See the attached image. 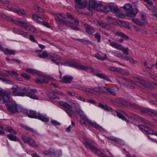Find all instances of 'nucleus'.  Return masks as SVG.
I'll return each mask as SVG.
<instances>
[{"label":"nucleus","instance_id":"1","mask_svg":"<svg viewBox=\"0 0 157 157\" xmlns=\"http://www.w3.org/2000/svg\"><path fill=\"white\" fill-rule=\"evenodd\" d=\"M57 18H56V21L61 23L65 24L70 27L74 30H80L78 28L79 25V21L78 19L74 18L73 16L69 13H67V17L63 14L59 13H56Z\"/></svg>","mask_w":157,"mask_h":157},{"label":"nucleus","instance_id":"2","mask_svg":"<svg viewBox=\"0 0 157 157\" xmlns=\"http://www.w3.org/2000/svg\"><path fill=\"white\" fill-rule=\"evenodd\" d=\"M12 92L15 96H25L26 95L33 99H38L33 93L37 92V90L35 89L28 90L25 87H19L17 85L14 86L12 88Z\"/></svg>","mask_w":157,"mask_h":157},{"label":"nucleus","instance_id":"3","mask_svg":"<svg viewBox=\"0 0 157 157\" xmlns=\"http://www.w3.org/2000/svg\"><path fill=\"white\" fill-rule=\"evenodd\" d=\"M68 103L63 101H60L59 102V103L60 105L63 107V109L65 111L68 116L71 117L74 113L71 108L75 107L77 104L74 101L70 99H68Z\"/></svg>","mask_w":157,"mask_h":157},{"label":"nucleus","instance_id":"4","mask_svg":"<svg viewBox=\"0 0 157 157\" xmlns=\"http://www.w3.org/2000/svg\"><path fill=\"white\" fill-rule=\"evenodd\" d=\"M121 81L124 84H126L127 82H129L133 83L136 85L139 86L140 83H141L143 86L146 87H149L151 85L150 83H148L145 81L140 79L136 77L134 78V79L136 80L135 81H133L130 79L123 78H121Z\"/></svg>","mask_w":157,"mask_h":157},{"label":"nucleus","instance_id":"5","mask_svg":"<svg viewBox=\"0 0 157 157\" xmlns=\"http://www.w3.org/2000/svg\"><path fill=\"white\" fill-rule=\"evenodd\" d=\"M28 116L30 118L38 119L43 121L48 122V119L45 115H42L39 113H36L35 111L29 110L28 113Z\"/></svg>","mask_w":157,"mask_h":157},{"label":"nucleus","instance_id":"6","mask_svg":"<svg viewBox=\"0 0 157 157\" xmlns=\"http://www.w3.org/2000/svg\"><path fill=\"white\" fill-rule=\"evenodd\" d=\"M81 117L82 119L80 120V123L81 124H88L94 127L96 129L100 130H103V129L96 123L92 122L87 118L85 114H84L81 116Z\"/></svg>","mask_w":157,"mask_h":157},{"label":"nucleus","instance_id":"7","mask_svg":"<svg viewBox=\"0 0 157 157\" xmlns=\"http://www.w3.org/2000/svg\"><path fill=\"white\" fill-rule=\"evenodd\" d=\"M67 65L69 66L78 69H81L84 71L90 70L92 72L94 71V69L91 67L84 66L79 64L75 62H69L67 63Z\"/></svg>","mask_w":157,"mask_h":157},{"label":"nucleus","instance_id":"8","mask_svg":"<svg viewBox=\"0 0 157 157\" xmlns=\"http://www.w3.org/2000/svg\"><path fill=\"white\" fill-rule=\"evenodd\" d=\"M76 3L75 5V7L77 9H82L86 8L87 5V1H82L81 0H74Z\"/></svg>","mask_w":157,"mask_h":157},{"label":"nucleus","instance_id":"9","mask_svg":"<svg viewBox=\"0 0 157 157\" xmlns=\"http://www.w3.org/2000/svg\"><path fill=\"white\" fill-rule=\"evenodd\" d=\"M123 113L124 115L126 116L128 118L132 120H135L137 118L140 120H141L142 121V123H144L148 125H150L151 124V123L149 121L145 119L144 118H142L141 117H140L138 116V115L133 114V116L134 117H130L128 116L124 112H123Z\"/></svg>","mask_w":157,"mask_h":157},{"label":"nucleus","instance_id":"10","mask_svg":"<svg viewBox=\"0 0 157 157\" xmlns=\"http://www.w3.org/2000/svg\"><path fill=\"white\" fill-rule=\"evenodd\" d=\"M138 127L141 131H144L148 134L154 135L157 136V132L156 131L151 129L148 127L145 126L142 124L138 125Z\"/></svg>","mask_w":157,"mask_h":157},{"label":"nucleus","instance_id":"11","mask_svg":"<svg viewBox=\"0 0 157 157\" xmlns=\"http://www.w3.org/2000/svg\"><path fill=\"white\" fill-rule=\"evenodd\" d=\"M1 96V100L2 101V102H0V103H3L5 102H9L10 101V94L9 92L6 91L2 92Z\"/></svg>","mask_w":157,"mask_h":157},{"label":"nucleus","instance_id":"12","mask_svg":"<svg viewBox=\"0 0 157 157\" xmlns=\"http://www.w3.org/2000/svg\"><path fill=\"white\" fill-rule=\"evenodd\" d=\"M144 0L147 3L146 6L148 9L155 13L153 14L152 15L157 18V9H155L153 6L152 2L149 0Z\"/></svg>","mask_w":157,"mask_h":157},{"label":"nucleus","instance_id":"13","mask_svg":"<svg viewBox=\"0 0 157 157\" xmlns=\"http://www.w3.org/2000/svg\"><path fill=\"white\" fill-rule=\"evenodd\" d=\"M43 153L45 155L59 156L61 154V151L60 150H54L50 148L48 150L44 151Z\"/></svg>","mask_w":157,"mask_h":157},{"label":"nucleus","instance_id":"14","mask_svg":"<svg viewBox=\"0 0 157 157\" xmlns=\"http://www.w3.org/2000/svg\"><path fill=\"white\" fill-rule=\"evenodd\" d=\"M101 4H98L94 0H90L89 1V7L90 10L91 11L93 9L98 11Z\"/></svg>","mask_w":157,"mask_h":157},{"label":"nucleus","instance_id":"15","mask_svg":"<svg viewBox=\"0 0 157 157\" xmlns=\"http://www.w3.org/2000/svg\"><path fill=\"white\" fill-rule=\"evenodd\" d=\"M7 107L8 110L13 113H15L18 111L17 106L14 101H12L10 105H7Z\"/></svg>","mask_w":157,"mask_h":157},{"label":"nucleus","instance_id":"16","mask_svg":"<svg viewBox=\"0 0 157 157\" xmlns=\"http://www.w3.org/2000/svg\"><path fill=\"white\" fill-rule=\"evenodd\" d=\"M21 138L22 140L25 143H28L29 144L33 146H37V145L34 141L31 138L24 136H22Z\"/></svg>","mask_w":157,"mask_h":157},{"label":"nucleus","instance_id":"17","mask_svg":"<svg viewBox=\"0 0 157 157\" xmlns=\"http://www.w3.org/2000/svg\"><path fill=\"white\" fill-rule=\"evenodd\" d=\"M110 11L112 13H116V16L118 17L122 18V15L121 13H119L120 12V10L117 7L111 5Z\"/></svg>","mask_w":157,"mask_h":157},{"label":"nucleus","instance_id":"18","mask_svg":"<svg viewBox=\"0 0 157 157\" xmlns=\"http://www.w3.org/2000/svg\"><path fill=\"white\" fill-rule=\"evenodd\" d=\"M49 79V77L42 76L40 79H36L35 82L37 83H47Z\"/></svg>","mask_w":157,"mask_h":157},{"label":"nucleus","instance_id":"19","mask_svg":"<svg viewBox=\"0 0 157 157\" xmlns=\"http://www.w3.org/2000/svg\"><path fill=\"white\" fill-rule=\"evenodd\" d=\"M50 59L52 62L57 64H58L59 63L56 61L60 60L61 59V57L59 55L51 53L50 55Z\"/></svg>","mask_w":157,"mask_h":157},{"label":"nucleus","instance_id":"20","mask_svg":"<svg viewBox=\"0 0 157 157\" xmlns=\"http://www.w3.org/2000/svg\"><path fill=\"white\" fill-rule=\"evenodd\" d=\"M111 5H109L104 6L101 4L99 8L98 9V11H103L105 12H108L110 11Z\"/></svg>","mask_w":157,"mask_h":157},{"label":"nucleus","instance_id":"21","mask_svg":"<svg viewBox=\"0 0 157 157\" xmlns=\"http://www.w3.org/2000/svg\"><path fill=\"white\" fill-rule=\"evenodd\" d=\"M138 12L137 9L136 8L132 9L127 12L126 15L128 17H133L136 16Z\"/></svg>","mask_w":157,"mask_h":157},{"label":"nucleus","instance_id":"22","mask_svg":"<svg viewBox=\"0 0 157 157\" xmlns=\"http://www.w3.org/2000/svg\"><path fill=\"white\" fill-rule=\"evenodd\" d=\"M13 23L15 24L18 25L20 26L24 27L26 29H27V28L29 27V25L25 22L14 20Z\"/></svg>","mask_w":157,"mask_h":157},{"label":"nucleus","instance_id":"23","mask_svg":"<svg viewBox=\"0 0 157 157\" xmlns=\"http://www.w3.org/2000/svg\"><path fill=\"white\" fill-rule=\"evenodd\" d=\"M73 78V77L70 75H66L64 76L62 80V82L64 83H70Z\"/></svg>","mask_w":157,"mask_h":157},{"label":"nucleus","instance_id":"24","mask_svg":"<svg viewBox=\"0 0 157 157\" xmlns=\"http://www.w3.org/2000/svg\"><path fill=\"white\" fill-rule=\"evenodd\" d=\"M85 27L86 32L89 34H92L95 32V29L89 25H85Z\"/></svg>","mask_w":157,"mask_h":157},{"label":"nucleus","instance_id":"25","mask_svg":"<svg viewBox=\"0 0 157 157\" xmlns=\"http://www.w3.org/2000/svg\"><path fill=\"white\" fill-rule=\"evenodd\" d=\"M110 45L113 47L120 50L122 48V46L120 44L115 42H112L110 43Z\"/></svg>","mask_w":157,"mask_h":157},{"label":"nucleus","instance_id":"26","mask_svg":"<svg viewBox=\"0 0 157 157\" xmlns=\"http://www.w3.org/2000/svg\"><path fill=\"white\" fill-rule=\"evenodd\" d=\"M50 53H48L46 52H43L42 53H39L38 54V56L40 58L45 59L46 58H48V59H50Z\"/></svg>","mask_w":157,"mask_h":157},{"label":"nucleus","instance_id":"27","mask_svg":"<svg viewBox=\"0 0 157 157\" xmlns=\"http://www.w3.org/2000/svg\"><path fill=\"white\" fill-rule=\"evenodd\" d=\"M97 76L100 78L104 79L109 81H110V80L108 76L105 74L102 73H98L97 74Z\"/></svg>","mask_w":157,"mask_h":157},{"label":"nucleus","instance_id":"28","mask_svg":"<svg viewBox=\"0 0 157 157\" xmlns=\"http://www.w3.org/2000/svg\"><path fill=\"white\" fill-rule=\"evenodd\" d=\"M107 94L109 93L114 96H115L116 95V93L115 92L114 89L112 87H107Z\"/></svg>","mask_w":157,"mask_h":157},{"label":"nucleus","instance_id":"29","mask_svg":"<svg viewBox=\"0 0 157 157\" xmlns=\"http://www.w3.org/2000/svg\"><path fill=\"white\" fill-rule=\"evenodd\" d=\"M3 52L6 55H14L15 52L14 50H9L8 49H4Z\"/></svg>","mask_w":157,"mask_h":157},{"label":"nucleus","instance_id":"30","mask_svg":"<svg viewBox=\"0 0 157 157\" xmlns=\"http://www.w3.org/2000/svg\"><path fill=\"white\" fill-rule=\"evenodd\" d=\"M117 72L121 74L125 75H128L129 74L128 71L122 68H118Z\"/></svg>","mask_w":157,"mask_h":157},{"label":"nucleus","instance_id":"31","mask_svg":"<svg viewBox=\"0 0 157 157\" xmlns=\"http://www.w3.org/2000/svg\"><path fill=\"white\" fill-rule=\"evenodd\" d=\"M115 34L125 39H128V36L122 32L117 31L116 33Z\"/></svg>","mask_w":157,"mask_h":157},{"label":"nucleus","instance_id":"32","mask_svg":"<svg viewBox=\"0 0 157 157\" xmlns=\"http://www.w3.org/2000/svg\"><path fill=\"white\" fill-rule=\"evenodd\" d=\"M89 93H90L93 94L99 93V87L90 88Z\"/></svg>","mask_w":157,"mask_h":157},{"label":"nucleus","instance_id":"33","mask_svg":"<svg viewBox=\"0 0 157 157\" xmlns=\"http://www.w3.org/2000/svg\"><path fill=\"white\" fill-rule=\"evenodd\" d=\"M95 56L96 58L99 60H104L107 59V55L106 54L105 55V56L104 57H101L99 54L98 53H96L95 54Z\"/></svg>","mask_w":157,"mask_h":157},{"label":"nucleus","instance_id":"34","mask_svg":"<svg viewBox=\"0 0 157 157\" xmlns=\"http://www.w3.org/2000/svg\"><path fill=\"white\" fill-rule=\"evenodd\" d=\"M3 18L5 20L8 21H11L13 23L14 20L11 17H9L5 14L4 13L3 14L2 16Z\"/></svg>","mask_w":157,"mask_h":157},{"label":"nucleus","instance_id":"35","mask_svg":"<svg viewBox=\"0 0 157 157\" xmlns=\"http://www.w3.org/2000/svg\"><path fill=\"white\" fill-rule=\"evenodd\" d=\"M7 137L9 140L12 141H17L18 140V138L17 136L11 134L8 135Z\"/></svg>","mask_w":157,"mask_h":157},{"label":"nucleus","instance_id":"36","mask_svg":"<svg viewBox=\"0 0 157 157\" xmlns=\"http://www.w3.org/2000/svg\"><path fill=\"white\" fill-rule=\"evenodd\" d=\"M6 131L11 133V134L15 135L17 134V132L13 129L10 127H8L6 128Z\"/></svg>","mask_w":157,"mask_h":157},{"label":"nucleus","instance_id":"37","mask_svg":"<svg viewBox=\"0 0 157 157\" xmlns=\"http://www.w3.org/2000/svg\"><path fill=\"white\" fill-rule=\"evenodd\" d=\"M123 8L128 11L132 9V6L129 3H127L125 4Z\"/></svg>","mask_w":157,"mask_h":157},{"label":"nucleus","instance_id":"38","mask_svg":"<svg viewBox=\"0 0 157 157\" xmlns=\"http://www.w3.org/2000/svg\"><path fill=\"white\" fill-rule=\"evenodd\" d=\"M106 137L109 140H111L114 143H117L118 142L119 140L118 139L112 136H106Z\"/></svg>","mask_w":157,"mask_h":157},{"label":"nucleus","instance_id":"39","mask_svg":"<svg viewBox=\"0 0 157 157\" xmlns=\"http://www.w3.org/2000/svg\"><path fill=\"white\" fill-rule=\"evenodd\" d=\"M99 93L100 92L104 94H107V87L105 86H103L101 87H99Z\"/></svg>","mask_w":157,"mask_h":157},{"label":"nucleus","instance_id":"40","mask_svg":"<svg viewBox=\"0 0 157 157\" xmlns=\"http://www.w3.org/2000/svg\"><path fill=\"white\" fill-rule=\"evenodd\" d=\"M27 30L31 31L32 33H37V30L36 28L33 26H29L27 28V29H26Z\"/></svg>","mask_w":157,"mask_h":157},{"label":"nucleus","instance_id":"41","mask_svg":"<svg viewBox=\"0 0 157 157\" xmlns=\"http://www.w3.org/2000/svg\"><path fill=\"white\" fill-rule=\"evenodd\" d=\"M14 11L15 12L17 13L20 15H22L26 13L25 11L22 9L19 10H14Z\"/></svg>","mask_w":157,"mask_h":157},{"label":"nucleus","instance_id":"42","mask_svg":"<svg viewBox=\"0 0 157 157\" xmlns=\"http://www.w3.org/2000/svg\"><path fill=\"white\" fill-rule=\"evenodd\" d=\"M141 111L143 113H147L150 114L151 112L148 109L146 108H140Z\"/></svg>","mask_w":157,"mask_h":157},{"label":"nucleus","instance_id":"43","mask_svg":"<svg viewBox=\"0 0 157 157\" xmlns=\"http://www.w3.org/2000/svg\"><path fill=\"white\" fill-rule=\"evenodd\" d=\"M129 103L123 99H122L120 101V103L121 104L122 106L124 107L128 106Z\"/></svg>","mask_w":157,"mask_h":157},{"label":"nucleus","instance_id":"44","mask_svg":"<svg viewBox=\"0 0 157 157\" xmlns=\"http://www.w3.org/2000/svg\"><path fill=\"white\" fill-rule=\"evenodd\" d=\"M75 109L76 113L79 115L80 117L84 114V112L81 109L78 108H76Z\"/></svg>","mask_w":157,"mask_h":157},{"label":"nucleus","instance_id":"45","mask_svg":"<svg viewBox=\"0 0 157 157\" xmlns=\"http://www.w3.org/2000/svg\"><path fill=\"white\" fill-rule=\"evenodd\" d=\"M26 71L28 73L33 74H37V71L36 70L30 68L27 69Z\"/></svg>","mask_w":157,"mask_h":157},{"label":"nucleus","instance_id":"46","mask_svg":"<svg viewBox=\"0 0 157 157\" xmlns=\"http://www.w3.org/2000/svg\"><path fill=\"white\" fill-rule=\"evenodd\" d=\"M106 20L110 23L113 24L115 22V20L110 16H108L106 18Z\"/></svg>","mask_w":157,"mask_h":157},{"label":"nucleus","instance_id":"47","mask_svg":"<svg viewBox=\"0 0 157 157\" xmlns=\"http://www.w3.org/2000/svg\"><path fill=\"white\" fill-rule=\"evenodd\" d=\"M120 50L122 51L126 55L129 54V49L127 48H124L122 46L121 50Z\"/></svg>","mask_w":157,"mask_h":157},{"label":"nucleus","instance_id":"48","mask_svg":"<svg viewBox=\"0 0 157 157\" xmlns=\"http://www.w3.org/2000/svg\"><path fill=\"white\" fill-rule=\"evenodd\" d=\"M71 124L66 128V132H69L70 131L72 127H73L75 125V123L72 121H71Z\"/></svg>","mask_w":157,"mask_h":157},{"label":"nucleus","instance_id":"49","mask_svg":"<svg viewBox=\"0 0 157 157\" xmlns=\"http://www.w3.org/2000/svg\"><path fill=\"white\" fill-rule=\"evenodd\" d=\"M117 115L118 117H119L124 120H125L126 122H127V120L126 119L125 117H124L121 113L117 112Z\"/></svg>","mask_w":157,"mask_h":157},{"label":"nucleus","instance_id":"50","mask_svg":"<svg viewBox=\"0 0 157 157\" xmlns=\"http://www.w3.org/2000/svg\"><path fill=\"white\" fill-rule=\"evenodd\" d=\"M148 76L154 80L155 81H157V76L150 73L148 74Z\"/></svg>","mask_w":157,"mask_h":157},{"label":"nucleus","instance_id":"51","mask_svg":"<svg viewBox=\"0 0 157 157\" xmlns=\"http://www.w3.org/2000/svg\"><path fill=\"white\" fill-rule=\"evenodd\" d=\"M35 9H36L38 12L40 13H43L44 12V10L42 8L38 6H36Z\"/></svg>","mask_w":157,"mask_h":157},{"label":"nucleus","instance_id":"52","mask_svg":"<svg viewBox=\"0 0 157 157\" xmlns=\"http://www.w3.org/2000/svg\"><path fill=\"white\" fill-rule=\"evenodd\" d=\"M118 68L115 67H110L108 68V69L112 71H117V72Z\"/></svg>","mask_w":157,"mask_h":157},{"label":"nucleus","instance_id":"53","mask_svg":"<svg viewBox=\"0 0 157 157\" xmlns=\"http://www.w3.org/2000/svg\"><path fill=\"white\" fill-rule=\"evenodd\" d=\"M128 106H129L131 107L134 109H138L139 108V107L138 105H136L135 104L129 103Z\"/></svg>","mask_w":157,"mask_h":157},{"label":"nucleus","instance_id":"54","mask_svg":"<svg viewBox=\"0 0 157 157\" xmlns=\"http://www.w3.org/2000/svg\"><path fill=\"white\" fill-rule=\"evenodd\" d=\"M114 54V55L121 59L122 56L123 54L117 51L115 52Z\"/></svg>","mask_w":157,"mask_h":157},{"label":"nucleus","instance_id":"55","mask_svg":"<svg viewBox=\"0 0 157 157\" xmlns=\"http://www.w3.org/2000/svg\"><path fill=\"white\" fill-rule=\"evenodd\" d=\"M144 65L148 69H151L154 66L153 65H148L147 62H144Z\"/></svg>","mask_w":157,"mask_h":157},{"label":"nucleus","instance_id":"56","mask_svg":"<svg viewBox=\"0 0 157 157\" xmlns=\"http://www.w3.org/2000/svg\"><path fill=\"white\" fill-rule=\"evenodd\" d=\"M95 37L96 38L98 39L99 42H100L101 37L100 35L98 33H96L95 34Z\"/></svg>","mask_w":157,"mask_h":157},{"label":"nucleus","instance_id":"57","mask_svg":"<svg viewBox=\"0 0 157 157\" xmlns=\"http://www.w3.org/2000/svg\"><path fill=\"white\" fill-rule=\"evenodd\" d=\"M22 126L23 127V128H24L25 129H26L27 130H30L32 131H33V130L32 128H31L28 126L25 125H22Z\"/></svg>","mask_w":157,"mask_h":157},{"label":"nucleus","instance_id":"58","mask_svg":"<svg viewBox=\"0 0 157 157\" xmlns=\"http://www.w3.org/2000/svg\"><path fill=\"white\" fill-rule=\"evenodd\" d=\"M80 89L82 90H83L89 93L90 88H86L84 87H81Z\"/></svg>","mask_w":157,"mask_h":157},{"label":"nucleus","instance_id":"59","mask_svg":"<svg viewBox=\"0 0 157 157\" xmlns=\"http://www.w3.org/2000/svg\"><path fill=\"white\" fill-rule=\"evenodd\" d=\"M130 57L129 56H124L123 55L122 56L121 59L126 61H128Z\"/></svg>","mask_w":157,"mask_h":157},{"label":"nucleus","instance_id":"60","mask_svg":"<svg viewBox=\"0 0 157 157\" xmlns=\"http://www.w3.org/2000/svg\"><path fill=\"white\" fill-rule=\"evenodd\" d=\"M21 75L27 79H29L30 78V77L29 75L25 73H22Z\"/></svg>","mask_w":157,"mask_h":157},{"label":"nucleus","instance_id":"61","mask_svg":"<svg viewBox=\"0 0 157 157\" xmlns=\"http://www.w3.org/2000/svg\"><path fill=\"white\" fill-rule=\"evenodd\" d=\"M136 24L140 26H143L144 25V23L138 20H137Z\"/></svg>","mask_w":157,"mask_h":157},{"label":"nucleus","instance_id":"62","mask_svg":"<svg viewBox=\"0 0 157 157\" xmlns=\"http://www.w3.org/2000/svg\"><path fill=\"white\" fill-rule=\"evenodd\" d=\"M99 25L101 27L105 29H106V26H107L106 24L103 23H99Z\"/></svg>","mask_w":157,"mask_h":157},{"label":"nucleus","instance_id":"63","mask_svg":"<svg viewBox=\"0 0 157 157\" xmlns=\"http://www.w3.org/2000/svg\"><path fill=\"white\" fill-rule=\"evenodd\" d=\"M44 20V19L40 17H39L38 18L37 20V21L39 23H40V24H41Z\"/></svg>","mask_w":157,"mask_h":157},{"label":"nucleus","instance_id":"64","mask_svg":"<svg viewBox=\"0 0 157 157\" xmlns=\"http://www.w3.org/2000/svg\"><path fill=\"white\" fill-rule=\"evenodd\" d=\"M128 61L130 63H137V62L133 59L131 57H130Z\"/></svg>","mask_w":157,"mask_h":157}]
</instances>
